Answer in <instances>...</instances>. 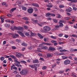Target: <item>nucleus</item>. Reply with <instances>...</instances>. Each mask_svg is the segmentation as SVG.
Returning a JSON list of instances; mask_svg holds the SVG:
<instances>
[{
    "instance_id": "nucleus-1",
    "label": "nucleus",
    "mask_w": 77,
    "mask_h": 77,
    "mask_svg": "<svg viewBox=\"0 0 77 77\" xmlns=\"http://www.w3.org/2000/svg\"><path fill=\"white\" fill-rule=\"evenodd\" d=\"M28 73V70L23 69L20 72V74L22 75H26Z\"/></svg>"
},
{
    "instance_id": "nucleus-2",
    "label": "nucleus",
    "mask_w": 77,
    "mask_h": 77,
    "mask_svg": "<svg viewBox=\"0 0 77 77\" xmlns=\"http://www.w3.org/2000/svg\"><path fill=\"white\" fill-rule=\"evenodd\" d=\"M14 61L15 62L14 64L16 66H17L18 67H19V66L21 67L22 66L20 65V62L18 61V60H14Z\"/></svg>"
},
{
    "instance_id": "nucleus-3",
    "label": "nucleus",
    "mask_w": 77,
    "mask_h": 77,
    "mask_svg": "<svg viewBox=\"0 0 77 77\" xmlns=\"http://www.w3.org/2000/svg\"><path fill=\"white\" fill-rule=\"evenodd\" d=\"M43 29L46 32H49L51 30V29L48 26H45L43 27Z\"/></svg>"
},
{
    "instance_id": "nucleus-4",
    "label": "nucleus",
    "mask_w": 77,
    "mask_h": 77,
    "mask_svg": "<svg viewBox=\"0 0 77 77\" xmlns=\"http://www.w3.org/2000/svg\"><path fill=\"white\" fill-rule=\"evenodd\" d=\"M64 63L65 65H69V64H70V63H71V61L67 59L65 60L64 62Z\"/></svg>"
},
{
    "instance_id": "nucleus-5",
    "label": "nucleus",
    "mask_w": 77,
    "mask_h": 77,
    "mask_svg": "<svg viewBox=\"0 0 77 77\" xmlns=\"http://www.w3.org/2000/svg\"><path fill=\"white\" fill-rule=\"evenodd\" d=\"M28 12L29 14H32L33 12V8H29L28 10Z\"/></svg>"
},
{
    "instance_id": "nucleus-6",
    "label": "nucleus",
    "mask_w": 77,
    "mask_h": 77,
    "mask_svg": "<svg viewBox=\"0 0 77 77\" xmlns=\"http://www.w3.org/2000/svg\"><path fill=\"white\" fill-rule=\"evenodd\" d=\"M29 66L31 68L34 69L36 68V64H34L33 65H29Z\"/></svg>"
},
{
    "instance_id": "nucleus-7",
    "label": "nucleus",
    "mask_w": 77,
    "mask_h": 77,
    "mask_svg": "<svg viewBox=\"0 0 77 77\" xmlns=\"http://www.w3.org/2000/svg\"><path fill=\"white\" fill-rule=\"evenodd\" d=\"M32 6H35V7H37V8H39V5H38V4L36 3H33L32 4Z\"/></svg>"
},
{
    "instance_id": "nucleus-8",
    "label": "nucleus",
    "mask_w": 77,
    "mask_h": 77,
    "mask_svg": "<svg viewBox=\"0 0 77 77\" xmlns=\"http://www.w3.org/2000/svg\"><path fill=\"white\" fill-rule=\"evenodd\" d=\"M49 50L50 51H55L56 50V48H52L51 47H50L49 48Z\"/></svg>"
},
{
    "instance_id": "nucleus-9",
    "label": "nucleus",
    "mask_w": 77,
    "mask_h": 77,
    "mask_svg": "<svg viewBox=\"0 0 77 77\" xmlns=\"http://www.w3.org/2000/svg\"><path fill=\"white\" fill-rule=\"evenodd\" d=\"M18 33H19V35H20L21 36H23V37H24V36H25L24 35V34H23V32H20V31H18L17 32Z\"/></svg>"
},
{
    "instance_id": "nucleus-10",
    "label": "nucleus",
    "mask_w": 77,
    "mask_h": 77,
    "mask_svg": "<svg viewBox=\"0 0 77 77\" xmlns=\"http://www.w3.org/2000/svg\"><path fill=\"white\" fill-rule=\"evenodd\" d=\"M72 10L71 8L70 7H69L68 9L66 10V11H67V12H71V11H72Z\"/></svg>"
},
{
    "instance_id": "nucleus-11",
    "label": "nucleus",
    "mask_w": 77,
    "mask_h": 77,
    "mask_svg": "<svg viewBox=\"0 0 77 77\" xmlns=\"http://www.w3.org/2000/svg\"><path fill=\"white\" fill-rule=\"evenodd\" d=\"M38 35L40 39H43V38H44V36H42L41 34L39 33L38 34Z\"/></svg>"
},
{
    "instance_id": "nucleus-12",
    "label": "nucleus",
    "mask_w": 77,
    "mask_h": 77,
    "mask_svg": "<svg viewBox=\"0 0 77 77\" xmlns=\"http://www.w3.org/2000/svg\"><path fill=\"white\" fill-rule=\"evenodd\" d=\"M15 35H14L13 34V37L14 38H18V36H19V35L15 33Z\"/></svg>"
},
{
    "instance_id": "nucleus-13",
    "label": "nucleus",
    "mask_w": 77,
    "mask_h": 77,
    "mask_svg": "<svg viewBox=\"0 0 77 77\" xmlns=\"http://www.w3.org/2000/svg\"><path fill=\"white\" fill-rule=\"evenodd\" d=\"M47 55L48 58H50V57H53V55H51L50 54H47Z\"/></svg>"
},
{
    "instance_id": "nucleus-14",
    "label": "nucleus",
    "mask_w": 77,
    "mask_h": 77,
    "mask_svg": "<svg viewBox=\"0 0 77 77\" xmlns=\"http://www.w3.org/2000/svg\"><path fill=\"white\" fill-rule=\"evenodd\" d=\"M16 10V8H14L10 10L11 13H12V12H14V11Z\"/></svg>"
},
{
    "instance_id": "nucleus-15",
    "label": "nucleus",
    "mask_w": 77,
    "mask_h": 77,
    "mask_svg": "<svg viewBox=\"0 0 77 77\" xmlns=\"http://www.w3.org/2000/svg\"><path fill=\"white\" fill-rule=\"evenodd\" d=\"M53 20L55 23H57V22H58V20H57V19H53Z\"/></svg>"
},
{
    "instance_id": "nucleus-16",
    "label": "nucleus",
    "mask_w": 77,
    "mask_h": 77,
    "mask_svg": "<svg viewBox=\"0 0 77 77\" xmlns=\"http://www.w3.org/2000/svg\"><path fill=\"white\" fill-rule=\"evenodd\" d=\"M20 62L22 63H24L25 65H27V64H26V63H27L25 61H24V60L21 61H20Z\"/></svg>"
},
{
    "instance_id": "nucleus-17",
    "label": "nucleus",
    "mask_w": 77,
    "mask_h": 77,
    "mask_svg": "<svg viewBox=\"0 0 77 77\" xmlns=\"http://www.w3.org/2000/svg\"><path fill=\"white\" fill-rule=\"evenodd\" d=\"M38 62H39V61L38 60H35L33 61V63H38Z\"/></svg>"
},
{
    "instance_id": "nucleus-18",
    "label": "nucleus",
    "mask_w": 77,
    "mask_h": 77,
    "mask_svg": "<svg viewBox=\"0 0 77 77\" xmlns=\"http://www.w3.org/2000/svg\"><path fill=\"white\" fill-rule=\"evenodd\" d=\"M22 45H23V46H24V47H27V44L25 42L22 43Z\"/></svg>"
},
{
    "instance_id": "nucleus-19",
    "label": "nucleus",
    "mask_w": 77,
    "mask_h": 77,
    "mask_svg": "<svg viewBox=\"0 0 77 77\" xmlns=\"http://www.w3.org/2000/svg\"><path fill=\"white\" fill-rule=\"evenodd\" d=\"M57 15V18H62V16L60 14H58Z\"/></svg>"
},
{
    "instance_id": "nucleus-20",
    "label": "nucleus",
    "mask_w": 77,
    "mask_h": 77,
    "mask_svg": "<svg viewBox=\"0 0 77 77\" xmlns=\"http://www.w3.org/2000/svg\"><path fill=\"white\" fill-rule=\"evenodd\" d=\"M65 51H68L65 49H63V50H60V52H61V53H63V52H64Z\"/></svg>"
},
{
    "instance_id": "nucleus-21",
    "label": "nucleus",
    "mask_w": 77,
    "mask_h": 77,
    "mask_svg": "<svg viewBox=\"0 0 77 77\" xmlns=\"http://www.w3.org/2000/svg\"><path fill=\"white\" fill-rule=\"evenodd\" d=\"M19 55L18 54H16V56H17V57H21V56H23V54H19Z\"/></svg>"
},
{
    "instance_id": "nucleus-22",
    "label": "nucleus",
    "mask_w": 77,
    "mask_h": 77,
    "mask_svg": "<svg viewBox=\"0 0 77 77\" xmlns=\"http://www.w3.org/2000/svg\"><path fill=\"white\" fill-rule=\"evenodd\" d=\"M51 15V13H48L46 14V17H48V16Z\"/></svg>"
},
{
    "instance_id": "nucleus-23",
    "label": "nucleus",
    "mask_w": 77,
    "mask_h": 77,
    "mask_svg": "<svg viewBox=\"0 0 77 77\" xmlns=\"http://www.w3.org/2000/svg\"><path fill=\"white\" fill-rule=\"evenodd\" d=\"M42 49H43V50H47L48 49V47L47 46H43L42 47Z\"/></svg>"
},
{
    "instance_id": "nucleus-24",
    "label": "nucleus",
    "mask_w": 77,
    "mask_h": 77,
    "mask_svg": "<svg viewBox=\"0 0 77 77\" xmlns=\"http://www.w3.org/2000/svg\"><path fill=\"white\" fill-rule=\"evenodd\" d=\"M22 10H23V11H26V10H27V8L25 7H22Z\"/></svg>"
},
{
    "instance_id": "nucleus-25",
    "label": "nucleus",
    "mask_w": 77,
    "mask_h": 77,
    "mask_svg": "<svg viewBox=\"0 0 77 77\" xmlns=\"http://www.w3.org/2000/svg\"><path fill=\"white\" fill-rule=\"evenodd\" d=\"M18 28L16 26H14L13 27V30H18Z\"/></svg>"
},
{
    "instance_id": "nucleus-26",
    "label": "nucleus",
    "mask_w": 77,
    "mask_h": 77,
    "mask_svg": "<svg viewBox=\"0 0 77 77\" xmlns=\"http://www.w3.org/2000/svg\"><path fill=\"white\" fill-rule=\"evenodd\" d=\"M59 23V26L60 27H62L63 26V24L62 23Z\"/></svg>"
},
{
    "instance_id": "nucleus-27",
    "label": "nucleus",
    "mask_w": 77,
    "mask_h": 77,
    "mask_svg": "<svg viewBox=\"0 0 77 77\" xmlns=\"http://www.w3.org/2000/svg\"><path fill=\"white\" fill-rule=\"evenodd\" d=\"M33 23L34 24H38V20H33Z\"/></svg>"
},
{
    "instance_id": "nucleus-28",
    "label": "nucleus",
    "mask_w": 77,
    "mask_h": 77,
    "mask_svg": "<svg viewBox=\"0 0 77 77\" xmlns=\"http://www.w3.org/2000/svg\"><path fill=\"white\" fill-rule=\"evenodd\" d=\"M23 28L22 27H18V30H22Z\"/></svg>"
},
{
    "instance_id": "nucleus-29",
    "label": "nucleus",
    "mask_w": 77,
    "mask_h": 77,
    "mask_svg": "<svg viewBox=\"0 0 77 77\" xmlns=\"http://www.w3.org/2000/svg\"><path fill=\"white\" fill-rule=\"evenodd\" d=\"M22 19L24 20H25L26 21H27V20H29V19H28L26 17H23L22 18Z\"/></svg>"
},
{
    "instance_id": "nucleus-30",
    "label": "nucleus",
    "mask_w": 77,
    "mask_h": 77,
    "mask_svg": "<svg viewBox=\"0 0 77 77\" xmlns=\"http://www.w3.org/2000/svg\"><path fill=\"white\" fill-rule=\"evenodd\" d=\"M12 59H14V60H17V57H15L14 55H13L12 56Z\"/></svg>"
},
{
    "instance_id": "nucleus-31",
    "label": "nucleus",
    "mask_w": 77,
    "mask_h": 77,
    "mask_svg": "<svg viewBox=\"0 0 77 77\" xmlns=\"http://www.w3.org/2000/svg\"><path fill=\"white\" fill-rule=\"evenodd\" d=\"M63 59H68V57H65V56H63L62 57Z\"/></svg>"
},
{
    "instance_id": "nucleus-32",
    "label": "nucleus",
    "mask_w": 77,
    "mask_h": 77,
    "mask_svg": "<svg viewBox=\"0 0 77 77\" xmlns=\"http://www.w3.org/2000/svg\"><path fill=\"white\" fill-rule=\"evenodd\" d=\"M4 59H5V57H2L0 58V60L2 61H3Z\"/></svg>"
},
{
    "instance_id": "nucleus-33",
    "label": "nucleus",
    "mask_w": 77,
    "mask_h": 77,
    "mask_svg": "<svg viewBox=\"0 0 77 77\" xmlns=\"http://www.w3.org/2000/svg\"><path fill=\"white\" fill-rule=\"evenodd\" d=\"M50 37L51 38H53V39H56V37L55 36H50Z\"/></svg>"
},
{
    "instance_id": "nucleus-34",
    "label": "nucleus",
    "mask_w": 77,
    "mask_h": 77,
    "mask_svg": "<svg viewBox=\"0 0 77 77\" xmlns=\"http://www.w3.org/2000/svg\"><path fill=\"white\" fill-rule=\"evenodd\" d=\"M5 26L6 27H10V24H6L5 25Z\"/></svg>"
},
{
    "instance_id": "nucleus-35",
    "label": "nucleus",
    "mask_w": 77,
    "mask_h": 77,
    "mask_svg": "<svg viewBox=\"0 0 77 77\" xmlns=\"http://www.w3.org/2000/svg\"><path fill=\"white\" fill-rule=\"evenodd\" d=\"M7 17H11L12 16V15L11 14H8L7 15Z\"/></svg>"
},
{
    "instance_id": "nucleus-36",
    "label": "nucleus",
    "mask_w": 77,
    "mask_h": 77,
    "mask_svg": "<svg viewBox=\"0 0 77 77\" xmlns=\"http://www.w3.org/2000/svg\"><path fill=\"white\" fill-rule=\"evenodd\" d=\"M62 48H63L61 47H59L57 48V50H61Z\"/></svg>"
},
{
    "instance_id": "nucleus-37",
    "label": "nucleus",
    "mask_w": 77,
    "mask_h": 77,
    "mask_svg": "<svg viewBox=\"0 0 77 77\" xmlns=\"http://www.w3.org/2000/svg\"><path fill=\"white\" fill-rule=\"evenodd\" d=\"M59 7H60V8H64V6L63 5H61L59 6Z\"/></svg>"
},
{
    "instance_id": "nucleus-38",
    "label": "nucleus",
    "mask_w": 77,
    "mask_h": 77,
    "mask_svg": "<svg viewBox=\"0 0 77 77\" xmlns=\"http://www.w3.org/2000/svg\"><path fill=\"white\" fill-rule=\"evenodd\" d=\"M47 69V67H46V66H44L42 67V69L44 70H45V69Z\"/></svg>"
},
{
    "instance_id": "nucleus-39",
    "label": "nucleus",
    "mask_w": 77,
    "mask_h": 77,
    "mask_svg": "<svg viewBox=\"0 0 77 77\" xmlns=\"http://www.w3.org/2000/svg\"><path fill=\"white\" fill-rule=\"evenodd\" d=\"M70 19V17H67L65 18V20H69Z\"/></svg>"
},
{
    "instance_id": "nucleus-40",
    "label": "nucleus",
    "mask_w": 77,
    "mask_h": 77,
    "mask_svg": "<svg viewBox=\"0 0 77 77\" xmlns=\"http://www.w3.org/2000/svg\"><path fill=\"white\" fill-rule=\"evenodd\" d=\"M73 37L75 38V37H77V35L76 34H73L72 35Z\"/></svg>"
},
{
    "instance_id": "nucleus-41",
    "label": "nucleus",
    "mask_w": 77,
    "mask_h": 77,
    "mask_svg": "<svg viewBox=\"0 0 77 77\" xmlns=\"http://www.w3.org/2000/svg\"><path fill=\"white\" fill-rule=\"evenodd\" d=\"M45 45H51V44H50V43H46Z\"/></svg>"
},
{
    "instance_id": "nucleus-42",
    "label": "nucleus",
    "mask_w": 77,
    "mask_h": 77,
    "mask_svg": "<svg viewBox=\"0 0 77 77\" xmlns=\"http://www.w3.org/2000/svg\"><path fill=\"white\" fill-rule=\"evenodd\" d=\"M51 15L52 16V17H55L56 16V15H55V14H51Z\"/></svg>"
},
{
    "instance_id": "nucleus-43",
    "label": "nucleus",
    "mask_w": 77,
    "mask_h": 77,
    "mask_svg": "<svg viewBox=\"0 0 77 77\" xmlns=\"http://www.w3.org/2000/svg\"><path fill=\"white\" fill-rule=\"evenodd\" d=\"M73 9L74 11H76L77 10V8H76V7H73Z\"/></svg>"
},
{
    "instance_id": "nucleus-44",
    "label": "nucleus",
    "mask_w": 77,
    "mask_h": 77,
    "mask_svg": "<svg viewBox=\"0 0 77 77\" xmlns=\"http://www.w3.org/2000/svg\"><path fill=\"white\" fill-rule=\"evenodd\" d=\"M25 35L26 36H29V35H29V32H26L25 34Z\"/></svg>"
},
{
    "instance_id": "nucleus-45",
    "label": "nucleus",
    "mask_w": 77,
    "mask_h": 77,
    "mask_svg": "<svg viewBox=\"0 0 77 77\" xmlns=\"http://www.w3.org/2000/svg\"><path fill=\"white\" fill-rule=\"evenodd\" d=\"M64 72V71L62 70L61 71H60L59 72V73L60 74H62V73H63Z\"/></svg>"
},
{
    "instance_id": "nucleus-46",
    "label": "nucleus",
    "mask_w": 77,
    "mask_h": 77,
    "mask_svg": "<svg viewBox=\"0 0 77 77\" xmlns=\"http://www.w3.org/2000/svg\"><path fill=\"white\" fill-rule=\"evenodd\" d=\"M64 23V21L63 20H60L59 23Z\"/></svg>"
},
{
    "instance_id": "nucleus-47",
    "label": "nucleus",
    "mask_w": 77,
    "mask_h": 77,
    "mask_svg": "<svg viewBox=\"0 0 77 77\" xmlns=\"http://www.w3.org/2000/svg\"><path fill=\"white\" fill-rule=\"evenodd\" d=\"M59 11H60V12H64V11L62 9H59Z\"/></svg>"
},
{
    "instance_id": "nucleus-48",
    "label": "nucleus",
    "mask_w": 77,
    "mask_h": 77,
    "mask_svg": "<svg viewBox=\"0 0 77 77\" xmlns=\"http://www.w3.org/2000/svg\"><path fill=\"white\" fill-rule=\"evenodd\" d=\"M59 26H55V28L56 29H58L59 28Z\"/></svg>"
},
{
    "instance_id": "nucleus-49",
    "label": "nucleus",
    "mask_w": 77,
    "mask_h": 77,
    "mask_svg": "<svg viewBox=\"0 0 77 77\" xmlns=\"http://www.w3.org/2000/svg\"><path fill=\"white\" fill-rule=\"evenodd\" d=\"M2 23H3L4 22V18H1Z\"/></svg>"
},
{
    "instance_id": "nucleus-50",
    "label": "nucleus",
    "mask_w": 77,
    "mask_h": 77,
    "mask_svg": "<svg viewBox=\"0 0 77 77\" xmlns=\"http://www.w3.org/2000/svg\"><path fill=\"white\" fill-rule=\"evenodd\" d=\"M57 44H57V42H55L54 43V45L55 46H56V45H57Z\"/></svg>"
},
{
    "instance_id": "nucleus-51",
    "label": "nucleus",
    "mask_w": 77,
    "mask_h": 77,
    "mask_svg": "<svg viewBox=\"0 0 77 77\" xmlns=\"http://www.w3.org/2000/svg\"><path fill=\"white\" fill-rule=\"evenodd\" d=\"M57 42V41H56L54 40H52L51 41V42H52V43H54L55 42Z\"/></svg>"
},
{
    "instance_id": "nucleus-52",
    "label": "nucleus",
    "mask_w": 77,
    "mask_h": 77,
    "mask_svg": "<svg viewBox=\"0 0 77 77\" xmlns=\"http://www.w3.org/2000/svg\"><path fill=\"white\" fill-rule=\"evenodd\" d=\"M20 40H18V39H17L16 40V42H18V43H19V42H20Z\"/></svg>"
},
{
    "instance_id": "nucleus-53",
    "label": "nucleus",
    "mask_w": 77,
    "mask_h": 77,
    "mask_svg": "<svg viewBox=\"0 0 77 77\" xmlns=\"http://www.w3.org/2000/svg\"><path fill=\"white\" fill-rule=\"evenodd\" d=\"M6 5V4L5 2H3L2 3V6H5V5Z\"/></svg>"
},
{
    "instance_id": "nucleus-54",
    "label": "nucleus",
    "mask_w": 77,
    "mask_h": 77,
    "mask_svg": "<svg viewBox=\"0 0 77 77\" xmlns=\"http://www.w3.org/2000/svg\"><path fill=\"white\" fill-rule=\"evenodd\" d=\"M68 58L70 59H71V60H72V57L71 56H69L68 57Z\"/></svg>"
},
{
    "instance_id": "nucleus-55",
    "label": "nucleus",
    "mask_w": 77,
    "mask_h": 77,
    "mask_svg": "<svg viewBox=\"0 0 77 77\" xmlns=\"http://www.w3.org/2000/svg\"><path fill=\"white\" fill-rule=\"evenodd\" d=\"M24 27L25 29H28V26H24Z\"/></svg>"
},
{
    "instance_id": "nucleus-56",
    "label": "nucleus",
    "mask_w": 77,
    "mask_h": 77,
    "mask_svg": "<svg viewBox=\"0 0 77 77\" xmlns=\"http://www.w3.org/2000/svg\"><path fill=\"white\" fill-rule=\"evenodd\" d=\"M72 2L74 3H76L77 2V0H72Z\"/></svg>"
},
{
    "instance_id": "nucleus-57",
    "label": "nucleus",
    "mask_w": 77,
    "mask_h": 77,
    "mask_svg": "<svg viewBox=\"0 0 77 77\" xmlns=\"http://www.w3.org/2000/svg\"><path fill=\"white\" fill-rule=\"evenodd\" d=\"M58 35L60 37H62V36L63 35V34H60Z\"/></svg>"
},
{
    "instance_id": "nucleus-58",
    "label": "nucleus",
    "mask_w": 77,
    "mask_h": 77,
    "mask_svg": "<svg viewBox=\"0 0 77 77\" xmlns=\"http://www.w3.org/2000/svg\"><path fill=\"white\" fill-rule=\"evenodd\" d=\"M47 38H44V41L45 42H47Z\"/></svg>"
},
{
    "instance_id": "nucleus-59",
    "label": "nucleus",
    "mask_w": 77,
    "mask_h": 77,
    "mask_svg": "<svg viewBox=\"0 0 77 77\" xmlns=\"http://www.w3.org/2000/svg\"><path fill=\"white\" fill-rule=\"evenodd\" d=\"M12 49H13V50H15V49H16L17 48L15 46H13L12 47Z\"/></svg>"
},
{
    "instance_id": "nucleus-60",
    "label": "nucleus",
    "mask_w": 77,
    "mask_h": 77,
    "mask_svg": "<svg viewBox=\"0 0 77 77\" xmlns=\"http://www.w3.org/2000/svg\"><path fill=\"white\" fill-rule=\"evenodd\" d=\"M34 10H35V11L36 12V11H38V8H34Z\"/></svg>"
},
{
    "instance_id": "nucleus-61",
    "label": "nucleus",
    "mask_w": 77,
    "mask_h": 77,
    "mask_svg": "<svg viewBox=\"0 0 77 77\" xmlns=\"http://www.w3.org/2000/svg\"><path fill=\"white\" fill-rule=\"evenodd\" d=\"M48 7H49V8H52V7H53V5H52V4H51V5H48Z\"/></svg>"
},
{
    "instance_id": "nucleus-62",
    "label": "nucleus",
    "mask_w": 77,
    "mask_h": 77,
    "mask_svg": "<svg viewBox=\"0 0 77 77\" xmlns=\"http://www.w3.org/2000/svg\"><path fill=\"white\" fill-rule=\"evenodd\" d=\"M59 44L60 45H62V44H63V42H59Z\"/></svg>"
},
{
    "instance_id": "nucleus-63",
    "label": "nucleus",
    "mask_w": 77,
    "mask_h": 77,
    "mask_svg": "<svg viewBox=\"0 0 77 77\" xmlns=\"http://www.w3.org/2000/svg\"><path fill=\"white\" fill-rule=\"evenodd\" d=\"M21 77V75H16V77Z\"/></svg>"
},
{
    "instance_id": "nucleus-64",
    "label": "nucleus",
    "mask_w": 77,
    "mask_h": 77,
    "mask_svg": "<svg viewBox=\"0 0 77 77\" xmlns=\"http://www.w3.org/2000/svg\"><path fill=\"white\" fill-rule=\"evenodd\" d=\"M74 60L76 61V62H77V58L76 57L74 58Z\"/></svg>"
}]
</instances>
